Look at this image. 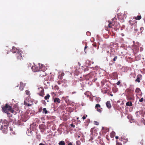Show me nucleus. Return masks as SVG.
Listing matches in <instances>:
<instances>
[{"mask_svg": "<svg viewBox=\"0 0 145 145\" xmlns=\"http://www.w3.org/2000/svg\"><path fill=\"white\" fill-rule=\"evenodd\" d=\"M2 111L5 113H7L10 111L12 113H13L14 111L12 109L11 106L9 105L8 104H6L5 106L2 107Z\"/></svg>", "mask_w": 145, "mask_h": 145, "instance_id": "nucleus-2", "label": "nucleus"}, {"mask_svg": "<svg viewBox=\"0 0 145 145\" xmlns=\"http://www.w3.org/2000/svg\"><path fill=\"white\" fill-rule=\"evenodd\" d=\"M100 108H98V109H100Z\"/></svg>", "mask_w": 145, "mask_h": 145, "instance_id": "nucleus-62", "label": "nucleus"}, {"mask_svg": "<svg viewBox=\"0 0 145 145\" xmlns=\"http://www.w3.org/2000/svg\"><path fill=\"white\" fill-rule=\"evenodd\" d=\"M117 19L115 16L112 19V21H108V26L109 28H114L115 31L119 29L120 25L117 21Z\"/></svg>", "mask_w": 145, "mask_h": 145, "instance_id": "nucleus-1", "label": "nucleus"}, {"mask_svg": "<svg viewBox=\"0 0 145 145\" xmlns=\"http://www.w3.org/2000/svg\"><path fill=\"white\" fill-rule=\"evenodd\" d=\"M64 73H62L61 74H60V76L59 75L58 77H59V79H62V77L63 76H64Z\"/></svg>", "mask_w": 145, "mask_h": 145, "instance_id": "nucleus-24", "label": "nucleus"}, {"mask_svg": "<svg viewBox=\"0 0 145 145\" xmlns=\"http://www.w3.org/2000/svg\"><path fill=\"white\" fill-rule=\"evenodd\" d=\"M10 131H12V129L11 127L10 128Z\"/></svg>", "mask_w": 145, "mask_h": 145, "instance_id": "nucleus-51", "label": "nucleus"}, {"mask_svg": "<svg viewBox=\"0 0 145 145\" xmlns=\"http://www.w3.org/2000/svg\"><path fill=\"white\" fill-rule=\"evenodd\" d=\"M143 141V140H141V142H140V143L141 144H142V145H143V143H142V142Z\"/></svg>", "mask_w": 145, "mask_h": 145, "instance_id": "nucleus-46", "label": "nucleus"}, {"mask_svg": "<svg viewBox=\"0 0 145 145\" xmlns=\"http://www.w3.org/2000/svg\"><path fill=\"white\" fill-rule=\"evenodd\" d=\"M50 97V95L49 94H47V95L44 97V99L45 100L48 99Z\"/></svg>", "mask_w": 145, "mask_h": 145, "instance_id": "nucleus-22", "label": "nucleus"}, {"mask_svg": "<svg viewBox=\"0 0 145 145\" xmlns=\"http://www.w3.org/2000/svg\"><path fill=\"white\" fill-rule=\"evenodd\" d=\"M135 114L137 117H139V115L140 114V113L138 111L136 112Z\"/></svg>", "mask_w": 145, "mask_h": 145, "instance_id": "nucleus-26", "label": "nucleus"}, {"mask_svg": "<svg viewBox=\"0 0 145 145\" xmlns=\"http://www.w3.org/2000/svg\"><path fill=\"white\" fill-rule=\"evenodd\" d=\"M135 30L136 31H137V29H136Z\"/></svg>", "mask_w": 145, "mask_h": 145, "instance_id": "nucleus-56", "label": "nucleus"}, {"mask_svg": "<svg viewBox=\"0 0 145 145\" xmlns=\"http://www.w3.org/2000/svg\"><path fill=\"white\" fill-rule=\"evenodd\" d=\"M20 84L19 89L21 91L23 90L24 88L25 85L22 82H20Z\"/></svg>", "mask_w": 145, "mask_h": 145, "instance_id": "nucleus-10", "label": "nucleus"}, {"mask_svg": "<svg viewBox=\"0 0 145 145\" xmlns=\"http://www.w3.org/2000/svg\"><path fill=\"white\" fill-rule=\"evenodd\" d=\"M143 27H141L140 28V29L141 30L142 29H143Z\"/></svg>", "mask_w": 145, "mask_h": 145, "instance_id": "nucleus-54", "label": "nucleus"}, {"mask_svg": "<svg viewBox=\"0 0 145 145\" xmlns=\"http://www.w3.org/2000/svg\"><path fill=\"white\" fill-rule=\"evenodd\" d=\"M19 50L17 49L14 46L12 47V49L11 50V51L13 53H17Z\"/></svg>", "mask_w": 145, "mask_h": 145, "instance_id": "nucleus-12", "label": "nucleus"}, {"mask_svg": "<svg viewBox=\"0 0 145 145\" xmlns=\"http://www.w3.org/2000/svg\"><path fill=\"white\" fill-rule=\"evenodd\" d=\"M102 109V108H100V109L97 108L96 109L97 111L99 112H101L102 111L101 109Z\"/></svg>", "mask_w": 145, "mask_h": 145, "instance_id": "nucleus-32", "label": "nucleus"}, {"mask_svg": "<svg viewBox=\"0 0 145 145\" xmlns=\"http://www.w3.org/2000/svg\"><path fill=\"white\" fill-rule=\"evenodd\" d=\"M87 48V47L86 46L85 47V48H84V50H85Z\"/></svg>", "mask_w": 145, "mask_h": 145, "instance_id": "nucleus-50", "label": "nucleus"}, {"mask_svg": "<svg viewBox=\"0 0 145 145\" xmlns=\"http://www.w3.org/2000/svg\"><path fill=\"white\" fill-rule=\"evenodd\" d=\"M24 104L28 106H31L33 104V101L30 98H27L24 101Z\"/></svg>", "mask_w": 145, "mask_h": 145, "instance_id": "nucleus-4", "label": "nucleus"}, {"mask_svg": "<svg viewBox=\"0 0 145 145\" xmlns=\"http://www.w3.org/2000/svg\"><path fill=\"white\" fill-rule=\"evenodd\" d=\"M134 18L136 20H139L141 18V16H138L137 17H134Z\"/></svg>", "mask_w": 145, "mask_h": 145, "instance_id": "nucleus-19", "label": "nucleus"}, {"mask_svg": "<svg viewBox=\"0 0 145 145\" xmlns=\"http://www.w3.org/2000/svg\"><path fill=\"white\" fill-rule=\"evenodd\" d=\"M25 93L27 95H29L30 94L29 91L28 90H26L25 91Z\"/></svg>", "mask_w": 145, "mask_h": 145, "instance_id": "nucleus-33", "label": "nucleus"}, {"mask_svg": "<svg viewBox=\"0 0 145 145\" xmlns=\"http://www.w3.org/2000/svg\"><path fill=\"white\" fill-rule=\"evenodd\" d=\"M3 124L4 125V127H7L9 123L7 120H5L3 121Z\"/></svg>", "mask_w": 145, "mask_h": 145, "instance_id": "nucleus-13", "label": "nucleus"}, {"mask_svg": "<svg viewBox=\"0 0 145 145\" xmlns=\"http://www.w3.org/2000/svg\"><path fill=\"white\" fill-rule=\"evenodd\" d=\"M143 100H144V99L143 97H142L139 99V102H143Z\"/></svg>", "mask_w": 145, "mask_h": 145, "instance_id": "nucleus-36", "label": "nucleus"}, {"mask_svg": "<svg viewBox=\"0 0 145 145\" xmlns=\"http://www.w3.org/2000/svg\"><path fill=\"white\" fill-rule=\"evenodd\" d=\"M117 58H118V57L117 56H115L114 57L113 59V61H112V62H113L112 63H110L109 64V65H112V64L115 63L114 61L116 60L117 59Z\"/></svg>", "mask_w": 145, "mask_h": 145, "instance_id": "nucleus-18", "label": "nucleus"}, {"mask_svg": "<svg viewBox=\"0 0 145 145\" xmlns=\"http://www.w3.org/2000/svg\"><path fill=\"white\" fill-rule=\"evenodd\" d=\"M86 116L87 117V115H86Z\"/></svg>", "mask_w": 145, "mask_h": 145, "instance_id": "nucleus-57", "label": "nucleus"}, {"mask_svg": "<svg viewBox=\"0 0 145 145\" xmlns=\"http://www.w3.org/2000/svg\"><path fill=\"white\" fill-rule=\"evenodd\" d=\"M77 135L78 136V138H80V136L79 135Z\"/></svg>", "mask_w": 145, "mask_h": 145, "instance_id": "nucleus-52", "label": "nucleus"}, {"mask_svg": "<svg viewBox=\"0 0 145 145\" xmlns=\"http://www.w3.org/2000/svg\"><path fill=\"white\" fill-rule=\"evenodd\" d=\"M132 22H133V21L131 20H130L129 21V23L131 25V26H132L133 25V24L132 23Z\"/></svg>", "mask_w": 145, "mask_h": 145, "instance_id": "nucleus-34", "label": "nucleus"}, {"mask_svg": "<svg viewBox=\"0 0 145 145\" xmlns=\"http://www.w3.org/2000/svg\"><path fill=\"white\" fill-rule=\"evenodd\" d=\"M3 127V126H1L0 129L1 130H2V131H3V133H7V127Z\"/></svg>", "mask_w": 145, "mask_h": 145, "instance_id": "nucleus-11", "label": "nucleus"}, {"mask_svg": "<svg viewBox=\"0 0 145 145\" xmlns=\"http://www.w3.org/2000/svg\"><path fill=\"white\" fill-rule=\"evenodd\" d=\"M82 118L83 119V120H84L86 118V117H85V116H84L82 117Z\"/></svg>", "mask_w": 145, "mask_h": 145, "instance_id": "nucleus-43", "label": "nucleus"}, {"mask_svg": "<svg viewBox=\"0 0 145 145\" xmlns=\"http://www.w3.org/2000/svg\"><path fill=\"white\" fill-rule=\"evenodd\" d=\"M92 45L93 46L95 47H96L97 46L96 44L95 43H93Z\"/></svg>", "mask_w": 145, "mask_h": 145, "instance_id": "nucleus-40", "label": "nucleus"}, {"mask_svg": "<svg viewBox=\"0 0 145 145\" xmlns=\"http://www.w3.org/2000/svg\"><path fill=\"white\" fill-rule=\"evenodd\" d=\"M126 105L127 106H132V104L131 102H127L126 103Z\"/></svg>", "mask_w": 145, "mask_h": 145, "instance_id": "nucleus-20", "label": "nucleus"}, {"mask_svg": "<svg viewBox=\"0 0 145 145\" xmlns=\"http://www.w3.org/2000/svg\"><path fill=\"white\" fill-rule=\"evenodd\" d=\"M76 143V145H80L81 144L79 140L77 141Z\"/></svg>", "mask_w": 145, "mask_h": 145, "instance_id": "nucleus-30", "label": "nucleus"}, {"mask_svg": "<svg viewBox=\"0 0 145 145\" xmlns=\"http://www.w3.org/2000/svg\"><path fill=\"white\" fill-rule=\"evenodd\" d=\"M106 138L108 140H109V139L108 138V135H106Z\"/></svg>", "mask_w": 145, "mask_h": 145, "instance_id": "nucleus-41", "label": "nucleus"}, {"mask_svg": "<svg viewBox=\"0 0 145 145\" xmlns=\"http://www.w3.org/2000/svg\"><path fill=\"white\" fill-rule=\"evenodd\" d=\"M53 94H54L55 95V93L54 92H53Z\"/></svg>", "mask_w": 145, "mask_h": 145, "instance_id": "nucleus-55", "label": "nucleus"}, {"mask_svg": "<svg viewBox=\"0 0 145 145\" xmlns=\"http://www.w3.org/2000/svg\"><path fill=\"white\" fill-rule=\"evenodd\" d=\"M94 124L96 125H99V123L98 122L96 121H94Z\"/></svg>", "mask_w": 145, "mask_h": 145, "instance_id": "nucleus-31", "label": "nucleus"}, {"mask_svg": "<svg viewBox=\"0 0 145 145\" xmlns=\"http://www.w3.org/2000/svg\"><path fill=\"white\" fill-rule=\"evenodd\" d=\"M106 105L107 107L108 108H110L112 106L110 104V101H108L106 103Z\"/></svg>", "mask_w": 145, "mask_h": 145, "instance_id": "nucleus-15", "label": "nucleus"}, {"mask_svg": "<svg viewBox=\"0 0 145 145\" xmlns=\"http://www.w3.org/2000/svg\"><path fill=\"white\" fill-rule=\"evenodd\" d=\"M39 145H45L44 144L40 143L39 144Z\"/></svg>", "mask_w": 145, "mask_h": 145, "instance_id": "nucleus-45", "label": "nucleus"}, {"mask_svg": "<svg viewBox=\"0 0 145 145\" xmlns=\"http://www.w3.org/2000/svg\"><path fill=\"white\" fill-rule=\"evenodd\" d=\"M113 74L114 75H117V73L116 72H114Z\"/></svg>", "mask_w": 145, "mask_h": 145, "instance_id": "nucleus-44", "label": "nucleus"}, {"mask_svg": "<svg viewBox=\"0 0 145 145\" xmlns=\"http://www.w3.org/2000/svg\"><path fill=\"white\" fill-rule=\"evenodd\" d=\"M120 83H121L120 82V81H118V82H117V83H116V84H117V85H119L120 84Z\"/></svg>", "mask_w": 145, "mask_h": 145, "instance_id": "nucleus-38", "label": "nucleus"}, {"mask_svg": "<svg viewBox=\"0 0 145 145\" xmlns=\"http://www.w3.org/2000/svg\"><path fill=\"white\" fill-rule=\"evenodd\" d=\"M71 126L74 128L75 127V125L74 124H73V123L71 124Z\"/></svg>", "mask_w": 145, "mask_h": 145, "instance_id": "nucleus-39", "label": "nucleus"}, {"mask_svg": "<svg viewBox=\"0 0 145 145\" xmlns=\"http://www.w3.org/2000/svg\"><path fill=\"white\" fill-rule=\"evenodd\" d=\"M57 83H58V84H61V82H60V81H58V82H57Z\"/></svg>", "mask_w": 145, "mask_h": 145, "instance_id": "nucleus-49", "label": "nucleus"}, {"mask_svg": "<svg viewBox=\"0 0 145 145\" xmlns=\"http://www.w3.org/2000/svg\"><path fill=\"white\" fill-rule=\"evenodd\" d=\"M110 56H111V54H110Z\"/></svg>", "mask_w": 145, "mask_h": 145, "instance_id": "nucleus-58", "label": "nucleus"}, {"mask_svg": "<svg viewBox=\"0 0 145 145\" xmlns=\"http://www.w3.org/2000/svg\"><path fill=\"white\" fill-rule=\"evenodd\" d=\"M68 145H72V144L71 143V142H69L68 144Z\"/></svg>", "mask_w": 145, "mask_h": 145, "instance_id": "nucleus-47", "label": "nucleus"}, {"mask_svg": "<svg viewBox=\"0 0 145 145\" xmlns=\"http://www.w3.org/2000/svg\"><path fill=\"white\" fill-rule=\"evenodd\" d=\"M6 113H7V115L9 117H11L12 116V114H11L10 113H8V112Z\"/></svg>", "mask_w": 145, "mask_h": 145, "instance_id": "nucleus-29", "label": "nucleus"}, {"mask_svg": "<svg viewBox=\"0 0 145 145\" xmlns=\"http://www.w3.org/2000/svg\"><path fill=\"white\" fill-rule=\"evenodd\" d=\"M126 91L127 93V95L133 93V91H132L130 89H127Z\"/></svg>", "mask_w": 145, "mask_h": 145, "instance_id": "nucleus-17", "label": "nucleus"}, {"mask_svg": "<svg viewBox=\"0 0 145 145\" xmlns=\"http://www.w3.org/2000/svg\"><path fill=\"white\" fill-rule=\"evenodd\" d=\"M111 137L112 138V136L111 135Z\"/></svg>", "mask_w": 145, "mask_h": 145, "instance_id": "nucleus-60", "label": "nucleus"}, {"mask_svg": "<svg viewBox=\"0 0 145 145\" xmlns=\"http://www.w3.org/2000/svg\"><path fill=\"white\" fill-rule=\"evenodd\" d=\"M38 90L39 91V92L38 94L39 95L42 97H43L44 95V90L43 88H38Z\"/></svg>", "mask_w": 145, "mask_h": 145, "instance_id": "nucleus-7", "label": "nucleus"}, {"mask_svg": "<svg viewBox=\"0 0 145 145\" xmlns=\"http://www.w3.org/2000/svg\"><path fill=\"white\" fill-rule=\"evenodd\" d=\"M29 64L30 65H31V63H29Z\"/></svg>", "mask_w": 145, "mask_h": 145, "instance_id": "nucleus-59", "label": "nucleus"}, {"mask_svg": "<svg viewBox=\"0 0 145 145\" xmlns=\"http://www.w3.org/2000/svg\"><path fill=\"white\" fill-rule=\"evenodd\" d=\"M54 88L58 90L59 89V87L58 86H56L54 87Z\"/></svg>", "mask_w": 145, "mask_h": 145, "instance_id": "nucleus-37", "label": "nucleus"}, {"mask_svg": "<svg viewBox=\"0 0 145 145\" xmlns=\"http://www.w3.org/2000/svg\"><path fill=\"white\" fill-rule=\"evenodd\" d=\"M42 113L45 114H47L48 113V111L47 110L46 108H44L42 109Z\"/></svg>", "mask_w": 145, "mask_h": 145, "instance_id": "nucleus-23", "label": "nucleus"}, {"mask_svg": "<svg viewBox=\"0 0 145 145\" xmlns=\"http://www.w3.org/2000/svg\"><path fill=\"white\" fill-rule=\"evenodd\" d=\"M59 145H65V143L64 141H61L58 144Z\"/></svg>", "mask_w": 145, "mask_h": 145, "instance_id": "nucleus-21", "label": "nucleus"}, {"mask_svg": "<svg viewBox=\"0 0 145 145\" xmlns=\"http://www.w3.org/2000/svg\"><path fill=\"white\" fill-rule=\"evenodd\" d=\"M140 91V90L138 88H137L135 90V92L137 93H139Z\"/></svg>", "mask_w": 145, "mask_h": 145, "instance_id": "nucleus-25", "label": "nucleus"}, {"mask_svg": "<svg viewBox=\"0 0 145 145\" xmlns=\"http://www.w3.org/2000/svg\"><path fill=\"white\" fill-rule=\"evenodd\" d=\"M101 106L99 104H96L95 106V108L97 109V108H100Z\"/></svg>", "mask_w": 145, "mask_h": 145, "instance_id": "nucleus-27", "label": "nucleus"}, {"mask_svg": "<svg viewBox=\"0 0 145 145\" xmlns=\"http://www.w3.org/2000/svg\"><path fill=\"white\" fill-rule=\"evenodd\" d=\"M25 55H24V54L23 53L22 51H19L17 52L16 54V56L17 59L18 60H23V57L24 58H25L27 57V55L26 54H25Z\"/></svg>", "mask_w": 145, "mask_h": 145, "instance_id": "nucleus-3", "label": "nucleus"}, {"mask_svg": "<svg viewBox=\"0 0 145 145\" xmlns=\"http://www.w3.org/2000/svg\"><path fill=\"white\" fill-rule=\"evenodd\" d=\"M142 76L141 74H138L137 75V78L135 80V82H137L138 83L140 82V80L142 79Z\"/></svg>", "mask_w": 145, "mask_h": 145, "instance_id": "nucleus-8", "label": "nucleus"}, {"mask_svg": "<svg viewBox=\"0 0 145 145\" xmlns=\"http://www.w3.org/2000/svg\"><path fill=\"white\" fill-rule=\"evenodd\" d=\"M37 74L39 77L40 78L43 77L46 75V73L42 71H39Z\"/></svg>", "mask_w": 145, "mask_h": 145, "instance_id": "nucleus-6", "label": "nucleus"}, {"mask_svg": "<svg viewBox=\"0 0 145 145\" xmlns=\"http://www.w3.org/2000/svg\"><path fill=\"white\" fill-rule=\"evenodd\" d=\"M115 138L116 139H118V136H116L115 137Z\"/></svg>", "mask_w": 145, "mask_h": 145, "instance_id": "nucleus-48", "label": "nucleus"}, {"mask_svg": "<svg viewBox=\"0 0 145 145\" xmlns=\"http://www.w3.org/2000/svg\"><path fill=\"white\" fill-rule=\"evenodd\" d=\"M120 139L121 140L123 141L124 142L126 143L128 141V139L127 138H125L124 137H122Z\"/></svg>", "mask_w": 145, "mask_h": 145, "instance_id": "nucleus-16", "label": "nucleus"}, {"mask_svg": "<svg viewBox=\"0 0 145 145\" xmlns=\"http://www.w3.org/2000/svg\"><path fill=\"white\" fill-rule=\"evenodd\" d=\"M110 95L111 96H113V95H112V94H110Z\"/></svg>", "mask_w": 145, "mask_h": 145, "instance_id": "nucleus-53", "label": "nucleus"}, {"mask_svg": "<svg viewBox=\"0 0 145 145\" xmlns=\"http://www.w3.org/2000/svg\"><path fill=\"white\" fill-rule=\"evenodd\" d=\"M116 145H122V144L121 143L118 142V140H116Z\"/></svg>", "mask_w": 145, "mask_h": 145, "instance_id": "nucleus-28", "label": "nucleus"}, {"mask_svg": "<svg viewBox=\"0 0 145 145\" xmlns=\"http://www.w3.org/2000/svg\"><path fill=\"white\" fill-rule=\"evenodd\" d=\"M143 50V48L142 47H140V51H142Z\"/></svg>", "mask_w": 145, "mask_h": 145, "instance_id": "nucleus-42", "label": "nucleus"}, {"mask_svg": "<svg viewBox=\"0 0 145 145\" xmlns=\"http://www.w3.org/2000/svg\"><path fill=\"white\" fill-rule=\"evenodd\" d=\"M134 94L133 93L127 95V96L126 95L127 98L129 100H132L134 99Z\"/></svg>", "mask_w": 145, "mask_h": 145, "instance_id": "nucleus-9", "label": "nucleus"}, {"mask_svg": "<svg viewBox=\"0 0 145 145\" xmlns=\"http://www.w3.org/2000/svg\"><path fill=\"white\" fill-rule=\"evenodd\" d=\"M40 109H42V108H40Z\"/></svg>", "mask_w": 145, "mask_h": 145, "instance_id": "nucleus-61", "label": "nucleus"}, {"mask_svg": "<svg viewBox=\"0 0 145 145\" xmlns=\"http://www.w3.org/2000/svg\"><path fill=\"white\" fill-rule=\"evenodd\" d=\"M141 122L143 123L144 125H145V120H144V118H142L141 120Z\"/></svg>", "mask_w": 145, "mask_h": 145, "instance_id": "nucleus-35", "label": "nucleus"}, {"mask_svg": "<svg viewBox=\"0 0 145 145\" xmlns=\"http://www.w3.org/2000/svg\"><path fill=\"white\" fill-rule=\"evenodd\" d=\"M54 102L56 104L59 103H60V99L59 98H56L54 99Z\"/></svg>", "mask_w": 145, "mask_h": 145, "instance_id": "nucleus-14", "label": "nucleus"}, {"mask_svg": "<svg viewBox=\"0 0 145 145\" xmlns=\"http://www.w3.org/2000/svg\"><path fill=\"white\" fill-rule=\"evenodd\" d=\"M31 69L34 72H38L39 71L40 68L38 66L34 64L32 67Z\"/></svg>", "mask_w": 145, "mask_h": 145, "instance_id": "nucleus-5", "label": "nucleus"}]
</instances>
